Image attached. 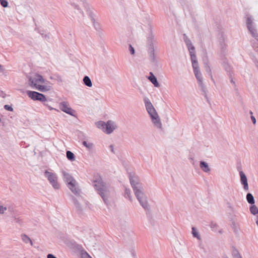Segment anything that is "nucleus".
Masks as SVG:
<instances>
[{
    "label": "nucleus",
    "mask_w": 258,
    "mask_h": 258,
    "mask_svg": "<svg viewBox=\"0 0 258 258\" xmlns=\"http://www.w3.org/2000/svg\"><path fill=\"white\" fill-rule=\"evenodd\" d=\"M128 49L131 54H134L135 53V49L131 44L129 45Z\"/></svg>",
    "instance_id": "33"
},
{
    "label": "nucleus",
    "mask_w": 258,
    "mask_h": 258,
    "mask_svg": "<svg viewBox=\"0 0 258 258\" xmlns=\"http://www.w3.org/2000/svg\"><path fill=\"white\" fill-rule=\"evenodd\" d=\"M105 123H106L103 121H99L97 122L96 124L98 128L102 129L104 131L105 129V126L106 125Z\"/></svg>",
    "instance_id": "23"
},
{
    "label": "nucleus",
    "mask_w": 258,
    "mask_h": 258,
    "mask_svg": "<svg viewBox=\"0 0 258 258\" xmlns=\"http://www.w3.org/2000/svg\"><path fill=\"white\" fill-rule=\"evenodd\" d=\"M192 233L194 237L199 238L198 232L196 231V230L195 228H192Z\"/></svg>",
    "instance_id": "34"
},
{
    "label": "nucleus",
    "mask_w": 258,
    "mask_h": 258,
    "mask_svg": "<svg viewBox=\"0 0 258 258\" xmlns=\"http://www.w3.org/2000/svg\"><path fill=\"white\" fill-rule=\"evenodd\" d=\"M82 144L84 146H85L89 150H91L94 146V145L92 143H90V142L88 143L85 141H83Z\"/></svg>",
    "instance_id": "22"
},
{
    "label": "nucleus",
    "mask_w": 258,
    "mask_h": 258,
    "mask_svg": "<svg viewBox=\"0 0 258 258\" xmlns=\"http://www.w3.org/2000/svg\"><path fill=\"white\" fill-rule=\"evenodd\" d=\"M51 79H53V78L52 77H50Z\"/></svg>",
    "instance_id": "45"
},
{
    "label": "nucleus",
    "mask_w": 258,
    "mask_h": 258,
    "mask_svg": "<svg viewBox=\"0 0 258 258\" xmlns=\"http://www.w3.org/2000/svg\"><path fill=\"white\" fill-rule=\"evenodd\" d=\"M83 82L87 87H91L92 86V83L88 76H85L83 78Z\"/></svg>",
    "instance_id": "18"
},
{
    "label": "nucleus",
    "mask_w": 258,
    "mask_h": 258,
    "mask_svg": "<svg viewBox=\"0 0 258 258\" xmlns=\"http://www.w3.org/2000/svg\"><path fill=\"white\" fill-rule=\"evenodd\" d=\"M63 179L67 182L68 187L74 194H80V189L77 187V183L75 179L69 173L63 172Z\"/></svg>",
    "instance_id": "5"
},
{
    "label": "nucleus",
    "mask_w": 258,
    "mask_h": 258,
    "mask_svg": "<svg viewBox=\"0 0 258 258\" xmlns=\"http://www.w3.org/2000/svg\"><path fill=\"white\" fill-rule=\"evenodd\" d=\"M94 186L103 199L105 204L107 205L109 202L108 199L113 193V188L104 182L101 178H99L94 181Z\"/></svg>",
    "instance_id": "2"
},
{
    "label": "nucleus",
    "mask_w": 258,
    "mask_h": 258,
    "mask_svg": "<svg viewBox=\"0 0 258 258\" xmlns=\"http://www.w3.org/2000/svg\"><path fill=\"white\" fill-rule=\"evenodd\" d=\"M234 258H241V256L239 255V254H238L235 255V256L234 257Z\"/></svg>",
    "instance_id": "43"
},
{
    "label": "nucleus",
    "mask_w": 258,
    "mask_h": 258,
    "mask_svg": "<svg viewBox=\"0 0 258 258\" xmlns=\"http://www.w3.org/2000/svg\"><path fill=\"white\" fill-rule=\"evenodd\" d=\"M66 154H67V157L69 160L72 161L75 160V157L74 154L73 152H72L70 151H67Z\"/></svg>",
    "instance_id": "21"
},
{
    "label": "nucleus",
    "mask_w": 258,
    "mask_h": 258,
    "mask_svg": "<svg viewBox=\"0 0 258 258\" xmlns=\"http://www.w3.org/2000/svg\"><path fill=\"white\" fill-rule=\"evenodd\" d=\"M246 199L247 202L251 204H254V201L253 196L251 194H248L246 196Z\"/></svg>",
    "instance_id": "24"
},
{
    "label": "nucleus",
    "mask_w": 258,
    "mask_h": 258,
    "mask_svg": "<svg viewBox=\"0 0 258 258\" xmlns=\"http://www.w3.org/2000/svg\"><path fill=\"white\" fill-rule=\"evenodd\" d=\"M251 118L252 121L253 123V124H255V123H256V119H255V117L254 116H251Z\"/></svg>",
    "instance_id": "41"
},
{
    "label": "nucleus",
    "mask_w": 258,
    "mask_h": 258,
    "mask_svg": "<svg viewBox=\"0 0 258 258\" xmlns=\"http://www.w3.org/2000/svg\"><path fill=\"white\" fill-rule=\"evenodd\" d=\"M44 102V105H45L46 106L48 107L50 110H52V109H53V108H52V107H50V106L48 105V103L46 102V101L45 102Z\"/></svg>",
    "instance_id": "38"
},
{
    "label": "nucleus",
    "mask_w": 258,
    "mask_h": 258,
    "mask_svg": "<svg viewBox=\"0 0 258 258\" xmlns=\"http://www.w3.org/2000/svg\"><path fill=\"white\" fill-rule=\"evenodd\" d=\"M55 80H57L58 82H61L62 78L60 76H56L55 78H54Z\"/></svg>",
    "instance_id": "35"
},
{
    "label": "nucleus",
    "mask_w": 258,
    "mask_h": 258,
    "mask_svg": "<svg viewBox=\"0 0 258 258\" xmlns=\"http://www.w3.org/2000/svg\"><path fill=\"white\" fill-rule=\"evenodd\" d=\"M47 258H57L56 256H55L52 254H48L47 256Z\"/></svg>",
    "instance_id": "39"
},
{
    "label": "nucleus",
    "mask_w": 258,
    "mask_h": 258,
    "mask_svg": "<svg viewBox=\"0 0 258 258\" xmlns=\"http://www.w3.org/2000/svg\"><path fill=\"white\" fill-rule=\"evenodd\" d=\"M0 3L4 8H6L8 6V2L6 0H0Z\"/></svg>",
    "instance_id": "30"
},
{
    "label": "nucleus",
    "mask_w": 258,
    "mask_h": 258,
    "mask_svg": "<svg viewBox=\"0 0 258 258\" xmlns=\"http://www.w3.org/2000/svg\"><path fill=\"white\" fill-rule=\"evenodd\" d=\"M175 10V7H173V6H170L169 7V13L171 15H173L175 19H176V15L174 13V11Z\"/></svg>",
    "instance_id": "28"
},
{
    "label": "nucleus",
    "mask_w": 258,
    "mask_h": 258,
    "mask_svg": "<svg viewBox=\"0 0 258 258\" xmlns=\"http://www.w3.org/2000/svg\"><path fill=\"white\" fill-rule=\"evenodd\" d=\"M85 1V0H70V4L77 11V12H75V14L73 12H71L70 15L73 18L78 17L79 18L84 16L83 11L77 3L79 2H84Z\"/></svg>",
    "instance_id": "7"
},
{
    "label": "nucleus",
    "mask_w": 258,
    "mask_h": 258,
    "mask_svg": "<svg viewBox=\"0 0 258 258\" xmlns=\"http://www.w3.org/2000/svg\"><path fill=\"white\" fill-rule=\"evenodd\" d=\"M124 197L128 198L130 201L132 200L131 191L128 188H125L124 191Z\"/></svg>",
    "instance_id": "25"
},
{
    "label": "nucleus",
    "mask_w": 258,
    "mask_h": 258,
    "mask_svg": "<svg viewBox=\"0 0 258 258\" xmlns=\"http://www.w3.org/2000/svg\"><path fill=\"white\" fill-rule=\"evenodd\" d=\"M149 29L150 33L148 35L146 42L148 53L151 62L153 63H158V58L155 54V48L156 47L157 42L154 38V35L153 33L152 27L151 26H150Z\"/></svg>",
    "instance_id": "3"
},
{
    "label": "nucleus",
    "mask_w": 258,
    "mask_h": 258,
    "mask_svg": "<svg viewBox=\"0 0 258 258\" xmlns=\"http://www.w3.org/2000/svg\"><path fill=\"white\" fill-rule=\"evenodd\" d=\"M130 181L134 192L140 205L145 210H149L150 206L147 201V197L145 193L143 183L141 182L139 176L130 173Z\"/></svg>",
    "instance_id": "1"
},
{
    "label": "nucleus",
    "mask_w": 258,
    "mask_h": 258,
    "mask_svg": "<svg viewBox=\"0 0 258 258\" xmlns=\"http://www.w3.org/2000/svg\"><path fill=\"white\" fill-rule=\"evenodd\" d=\"M28 96L33 100H38L41 102L47 101L44 95L35 91H28L27 92Z\"/></svg>",
    "instance_id": "9"
},
{
    "label": "nucleus",
    "mask_w": 258,
    "mask_h": 258,
    "mask_svg": "<svg viewBox=\"0 0 258 258\" xmlns=\"http://www.w3.org/2000/svg\"><path fill=\"white\" fill-rule=\"evenodd\" d=\"M21 238L23 242L26 243H30L31 245H33V242L31 239L26 234H23L21 235Z\"/></svg>",
    "instance_id": "19"
},
{
    "label": "nucleus",
    "mask_w": 258,
    "mask_h": 258,
    "mask_svg": "<svg viewBox=\"0 0 258 258\" xmlns=\"http://www.w3.org/2000/svg\"><path fill=\"white\" fill-rule=\"evenodd\" d=\"M194 72L195 74V76L197 79V80L200 82V83H202V75L199 71L198 67L197 66L194 67Z\"/></svg>",
    "instance_id": "17"
},
{
    "label": "nucleus",
    "mask_w": 258,
    "mask_h": 258,
    "mask_svg": "<svg viewBox=\"0 0 258 258\" xmlns=\"http://www.w3.org/2000/svg\"><path fill=\"white\" fill-rule=\"evenodd\" d=\"M186 44L187 46L188 50L190 54V57L192 64L197 63L198 61L196 59V55L195 54V47L192 45L190 41L188 40L186 41Z\"/></svg>",
    "instance_id": "11"
},
{
    "label": "nucleus",
    "mask_w": 258,
    "mask_h": 258,
    "mask_svg": "<svg viewBox=\"0 0 258 258\" xmlns=\"http://www.w3.org/2000/svg\"><path fill=\"white\" fill-rule=\"evenodd\" d=\"M72 200L73 201L74 204L76 206L77 210L78 211H81L82 209H81V207L80 206L79 203H78L77 200L74 197H72Z\"/></svg>",
    "instance_id": "27"
},
{
    "label": "nucleus",
    "mask_w": 258,
    "mask_h": 258,
    "mask_svg": "<svg viewBox=\"0 0 258 258\" xmlns=\"http://www.w3.org/2000/svg\"><path fill=\"white\" fill-rule=\"evenodd\" d=\"M51 89L50 85H40L36 87V89L41 92H46L49 91Z\"/></svg>",
    "instance_id": "16"
},
{
    "label": "nucleus",
    "mask_w": 258,
    "mask_h": 258,
    "mask_svg": "<svg viewBox=\"0 0 258 258\" xmlns=\"http://www.w3.org/2000/svg\"><path fill=\"white\" fill-rule=\"evenodd\" d=\"M14 222L19 224V225H21L22 223V220L20 217H13Z\"/></svg>",
    "instance_id": "29"
},
{
    "label": "nucleus",
    "mask_w": 258,
    "mask_h": 258,
    "mask_svg": "<svg viewBox=\"0 0 258 258\" xmlns=\"http://www.w3.org/2000/svg\"><path fill=\"white\" fill-rule=\"evenodd\" d=\"M7 210V207L0 205V214H3Z\"/></svg>",
    "instance_id": "31"
},
{
    "label": "nucleus",
    "mask_w": 258,
    "mask_h": 258,
    "mask_svg": "<svg viewBox=\"0 0 258 258\" xmlns=\"http://www.w3.org/2000/svg\"><path fill=\"white\" fill-rule=\"evenodd\" d=\"M239 254L238 251L236 249H233L232 251V255L233 257L235 256L236 255Z\"/></svg>",
    "instance_id": "36"
},
{
    "label": "nucleus",
    "mask_w": 258,
    "mask_h": 258,
    "mask_svg": "<svg viewBox=\"0 0 258 258\" xmlns=\"http://www.w3.org/2000/svg\"><path fill=\"white\" fill-rule=\"evenodd\" d=\"M59 109L63 112L71 115L74 116V113L75 112V111L70 107L68 102L63 101L59 103Z\"/></svg>",
    "instance_id": "10"
},
{
    "label": "nucleus",
    "mask_w": 258,
    "mask_h": 258,
    "mask_svg": "<svg viewBox=\"0 0 258 258\" xmlns=\"http://www.w3.org/2000/svg\"><path fill=\"white\" fill-rule=\"evenodd\" d=\"M4 108L8 111H12L13 110V108L11 106H10L9 105H5L4 106Z\"/></svg>",
    "instance_id": "32"
},
{
    "label": "nucleus",
    "mask_w": 258,
    "mask_h": 258,
    "mask_svg": "<svg viewBox=\"0 0 258 258\" xmlns=\"http://www.w3.org/2000/svg\"><path fill=\"white\" fill-rule=\"evenodd\" d=\"M109 149H110L111 151L114 153V147H113V146L112 145H111L109 146Z\"/></svg>",
    "instance_id": "40"
},
{
    "label": "nucleus",
    "mask_w": 258,
    "mask_h": 258,
    "mask_svg": "<svg viewBox=\"0 0 258 258\" xmlns=\"http://www.w3.org/2000/svg\"><path fill=\"white\" fill-rule=\"evenodd\" d=\"M44 175L54 189H57L59 188L60 185L57 182V177L55 173L46 170Z\"/></svg>",
    "instance_id": "6"
},
{
    "label": "nucleus",
    "mask_w": 258,
    "mask_h": 258,
    "mask_svg": "<svg viewBox=\"0 0 258 258\" xmlns=\"http://www.w3.org/2000/svg\"><path fill=\"white\" fill-rule=\"evenodd\" d=\"M4 71V68L3 66H0V73H3Z\"/></svg>",
    "instance_id": "42"
},
{
    "label": "nucleus",
    "mask_w": 258,
    "mask_h": 258,
    "mask_svg": "<svg viewBox=\"0 0 258 258\" xmlns=\"http://www.w3.org/2000/svg\"><path fill=\"white\" fill-rule=\"evenodd\" d=\"M144 102L145 104L146 110L150 115L153 123L157 127L159 128H161V122L160 121V118H159L158 114L156 111L154 107H153L152 104L148 98L144 99Z\"/></svg>",
    "instance_id": "4"
},
{
    "label": "nucleus",
    "mask_w": 258,
    "mask_h": 258,
    "mask_svg": "<svg viewBox=\"0 0 258 258\" xmlns=\"http://www.w3.org/2000/svg\"><path fill=\"white\" fill-rule=\"evenodd\" d=\"M200 167L201 169L205 172H208L210 171V168L208 166V165L204 161L201 162Z\"/></svg>",
    "instance_id": "20"
},
{
    "label": "nucleus",
    "mask_w": 258,
    "mask_h": 258,
    "mask_svg": "<svg viewBox=\"0 0 258 258\" xmlns=\"http://www.w3.org/2000/svg\"><path fill=\"white\" fill-rule=\"evenodd\" d=\"M105 125L104 132L108 134H111L116 128L114 122L111 120H108Z\"/></svg>",
    "instance_id": "12"
},
{
    "label": "nucleus",
    "mask_w": 258,
    "mask_h": 258,
    "mask_svg": "<svg viewBox=\"0 0 258 258\" xmlns=\"http://www.w3.org/2000/svg\"><path fill=\"white\" fill-rule=\"evenodd\" d=\"M148 79L151 82V83L156 87H159L160 85L157 81V78L153 75L152 72H150V76L148 77Z\"/></svg>",
    "instance_id": "14"
},
{
    "label": "nucleus",
    "mask_w": 258,
    "mask_h": 258,
    "mask_svg": "<svg viewBox=\"0 0 258 258\" xmlns=\"http://www.w3.org/2000/svg\"><path fill=\"white\" fill-rule=\"evenodd\" d=\"M86 253V255L87 256L88 258H92V257L91 256H90L88 253H87V252Z\"/></svg>",
    "instance_id": "44"
},
{
    "label": "nucleus",
    "mask_w": 258,
    "mask_h": 258,
    "mask_svg": "<svg viewBox=\"0 0 258 258\" xmlns=\"http://www.w3.org/2000/svg\"><path fill=\"white\" fill-rule=\"evenodd\" d=\"M91 21L93 24V26L95 30L98 32H101L102 31V29L100 24L96 22L93 16H91Z\"/></svg>",
    "instance_id": "15"
},
{
    "label": "nucleus",
    "mask_w": 258,
    "mask_h": 258,
    "mask_svg": "<svg viewBox=\"0 0 258 258\" xmlns=\"http://www.w3.org/2000/svg\"><path fill=\"white\" fill-rule=\"evenodd\" d=\"M250 212L253 215H255L258 213V209L255 205L251 206L250 208Z\"/></svg>",
    "instance_id": "26"
},
{
    "label": "nucleus",
    "mask_w": 258,
    "mask_h": 258,
    "mask_svg": "<svg viewBox=\"0 0 258 258\" xmlns=\"http://www.w3.org/2000/svg\"><path fill=\"white\" fill-rule=\"evenodd\" d=\"M29 81L30 86L34 89H36V87L39 86L40 83L43 84L45 83V80L42 76L38 74L30 77L29 78Z\"/></svg>",
    "instance_id": "8"
},
{
    "label": "nucleus",
    "mask_w": 258,
    "mask_h": 258,
    "mask_svg": "<svg viewBox=\"0 0 258 258\" xmlns=\"http://www.w3.org/2000/svg\"><path fill=\"white\" fill-rule=\"evenodd\" d=\"M239 174L240 176V181L241 183L243 185L244 188L245 190H248V185L247 183V178L245 174L242 171H240L239 172Z\"/></svg>",
    "instance_id": "13"
},
{
    "label": "nucleus",
    "mask_w": 258,
    "mask_h": 258,
    "mask_svg": "<svg viewBox=\"0 0 258 258\" xmlns=\"http://www.w3.org/2000/svg\"><path fill=\"white\" fill-rule=\"evenodd\" d=\"M6 96V94H5V93L3 91H0V96L3 97V98H5Z\"/></svg>",
    "instance_id": "37"
}]
</instances>
